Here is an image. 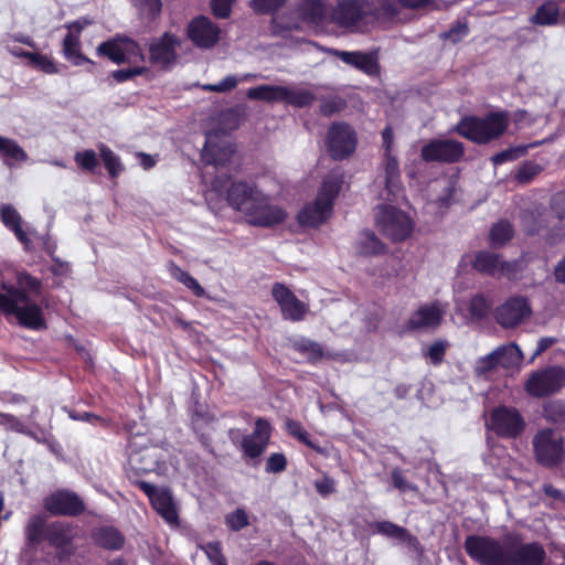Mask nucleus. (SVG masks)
<instances>
[{
    "label": "nucleus",
    "mask_w": 565,
    "mask_h": 565,
    "mask_svg": "<svg viewBox=\"0 0 565 565\" xmlns=\"http://www.w3.org/2000/svg\"><path fill=\"white\" fill-rule=\"evenodd\" d=\"M526 151L525 147H515L505 149L492 157V161L494 164H502L509 161L516 160L521 156H523Z\"/></svg>",
    "instance_id": "nucleus-59"
},
{
    "label": "nucleus",
    "mask_w": 565,
    "mask_h": 565,
    "mask_svg": "<svg viewBox=\"0 0 565 565\" xmlns=\"http://www.w3.org/2000/svg\"><path fill=\"white\" fill-rule=\"evenodd\" d=\"M139 490L147 495L152 509L164 522L171 525L180 524L178 508L169 488H158L149 482H139Z\"/></svg>",
    "instance_id": "nucleus-13"
},
{
    "label": "nucleus",
    "mask_w": 565,
    "mask_h": 565,
    "mask_svg": "<svg viewBox=\"0 0 565 565\" xmlns=\"http://www.w3.org/2000/svg\"><path fill=\"white\" fill-rule=\"evenodd\" d=\"M331 20L341 26L353 25V0H342L331 11Z\"/></svg>",
    "instance_id": "nucleus-44"
},
{
    "label": "nucleus",
    "mask_w": 565,
    "mask_h": 565,
    "mask_svg": "<svg viewBox=\"0 0 565 565\" xmlns=\"http://www.w3.org/2000/svg\"><path fill=\"white\" fill-rule=\"evenodd\" d=\"M383 143L386 149L384 163L383 183L384 190L380 193V198L384 201L396 200L402 192L401 172L396 158L390 154V148L393 142V131L386 127L383 132Z\"/></svg>",
    "instance_id": "nucleus-16"
},
{
    "label": "nucleus",
    "mask_w": 565,
    "mask_h": 565,
    "mask_svg": "<svg viewBox=\"0 0 565 565\" xmlns=\"http://www.w3.org/2000/svg\"><path fill=\"white\" fill-rule=\"evenodd\" d=\"M327 7L322 0H302L298 6L301 21L320 25L327 18Z\"/></svg>",
    "instance_id": "nucleus-32"
},
{
    "label": "nucleus",
    "mask_w": 565,
    "mask_h": 565,
    "mask_svg": "<svg viewBox=\"0 0 565 565\" xmlns=\"http://www.w3.org/2000/svg\"><path fill=\"white\" fill-rule=\"evenodd\" d=\"M74 161L81 170L88 173H95L99 166L97 153L92 149L77 151Z\"/></svg>",
    "instance_id": "nucleus-45"
},
{
    "label": "nucleus",
    "mask_w": 565,
    "mask_h": 565,
    "mask_svg": "<svg viewBox=\"0 0 565 565\" xmlns=\"http://www.w3.org/2000/svg\"><path fill=\"white\" fill-rule=\"evenodd\" d=\"M0 158L8 167H12L15 162H24L28 160V153L14 140L0 136Z\"/></svg>",
    "instance_id": "nucleus-35"
},
{
    "label": "nucleus",
    "mask_w": 565,
    "mask_h": 565,
    "mask_svg": "<svg viewBox=\"0 0 565 565\" xmlns=\"http://www.w3.org/2000/svg\"><path fill=\"white\" fill-rule=\"evenodd\" d=\"M391 478L394 488L397 489L399 492H418V487L415 483L408 481L405 478L404 472L399 468H394L392 470Z\"/></svg>",
    "instance_id": "nucleus-52"
},
{
    "label": "nucleus",
    "mask_w": 565,
    "mask_h": 565,
    "mask_svg": "<svg viewBox=\"0 0 565 565\" xmlns=\"http://www.w3.org/2000/svg\"><path fill=\"white\" fill-rule=\"evenodd\" d=\"M541 171V167L534 162L522 164L516 172V180L521 183L530 182Z\"/></svg>",
    "instance_id": "nucleus-62"
},
{
    "label": "nucleus",
    "mask_w": 565,
    "mask_h": 565,
    "mask_svg": "<svg viewBox=\"0 0 565 565\" xmlns=\"http://www.w3.org/2000/svg\"><path fill=\"white\" fill-rule=\"evenodd\" d=\"M93 543L106 551H120L124 548L125 535L113 525H102L90 532Z\"/></svg>",
    "instance_id": "nucleus-26"
},
{
    "label": "nucleus",
    "mask_w": 565,
    "mask_h": 565,
    "mask_svg": "<svg viewBox=\"0 0 565 565\" xmlns=\"http://www.w3.org/2000/svg\"><path fill=\"white\" fill-rule=\"evenodd\" d=\"M493 351L499 366L503 369H519L521 366L523 353L518 344L511 342Z\"/></svg>",
    "instance_id": "nucleus-34"
},
{
    "label": "nucleus",
    "mask_w": 565,
    "mask_h": 565,
    "mask_svg": "<svg viewBox=\"0 0 565 565\" xmlns=\"http://www.w3.org/2000/svg\"><path fill=\"white\" fill-rule=\"evenodd\" d=\"M465 153L461 142L451 139H434L422 148L425 161L452 163L459 161Z\"/></svg>",
    "instance_id": "nucleus-22"
},
{
    "label": "nucleus",
    "mask_w": 565,
    "mask_h": 565,
    "mask_svg": "<svg viewBox=\"0 0 565 565\" xmlns=\"http://www.w3.org/2000/svg\"><path fill=\"white\" fill-rule=\"evenodd\" d=\"M200 548L205 553L212 565L224 556L222 544L218 541L207 542L204 545H200Z\"/></svg>",
    "instance_id": "nucleus-63"
},
{
    "label": "nucleus",
    "mask_w": 565,
    "mask_h": 565,
    "mask_svg": "<svg viewBox=\"0 0 565 565\" xmlns=\"http://www.w3.org/2000/svg\"><path fill=\"white\" fill-rule=\"evenodd\" d=\"M376 227L394 242L408 238L414 230L413 220L402 210L381 204L374 210Z\"/></svg>",
    "instance_id": "nucleus-5"
},
{
    "label": "nucleus",
    "mask_w": 565,
    "mask_h": 565,
    "mask_svg": "<svg viewBox=\"0 0 565 565\" xmlns=\"http://www.w3.org/2000/svg\"><path fill=\"white\" fill-rule=\"evenodd\" d=\"M374 532L388 539L397 540L413 546L417 543L416 537L411 535L406 529L390 521H381L374 524Z\"/></svg>",
    "instance_id": "nucleus-36"
},
{
    "label": "nucleus",
    "mask_w": 565,
    "mask_h": 565,
    "mask_svg": "<svg viewBox=\"0 0 565 565\" xmlns=\"http://www.w3.org/2000/svg\"><path fill=\"white\" fill-rule=\"evenodd\" d=\"M186 38L201 50H211L221 41L222 30L209 17L200 14L188 23Z\"/></svg>",
    "instance_id": "nucleus-15"
},
{
    "label": "nucleus",
    "mask_w": 565,
    "mask_h": 565,
    "mask_svg": "<svg viewBox=\"0 0 565 565\" xmlns=\"http://www.w3.org/2000/svg\"><path fill=\"white\" fill-rule=\"evenodd\" d=\"M546 552L537 542L524 543L515 534L510 536V561L509 565H544Z\"/></svg>",
    "instance_id": "nucleus-19"
},
{
    "label": "nucleus",
    "mask_w": 565,
    "mask_h": 565,
    "mask_svg": "<svg viewBox=\"0 0 565 565\" xmlns=\"http://www.w3.org/2000/svg\"><path fill=\"white\" fill-rule=\"evenodd\" d=\"M73 525L71 523L54 521L46 525L45 541L58 552H64L73 542Z\"/></svg>",
    "instance_id": "nucleus-27"
},
{
    "label": "nucleus",
    "mask_w": 565,
    "mask_h": 565,
    "mask_svg": "<svg viewBox=\"0 0 565 565\" xmlns=\"http://www.w3.org/2000/svg\"><path fill=\"white\" fill-rule=\"evenodd\" d=\"M532 313L531 306L525 297L509 298L497 309V321L504 328H513L522 323Z\"/></svg>",
    "instance_id": "nucleus-24"
},
{
    "label": "nucleus",
    "mask_w": 565,
    "mask_h": 565,
    "mask_svg": "<svg viewBox=\"0 0 565 565\" xmlns=\"http://www.w3.org/2000/svg\"><path fill=\"white\" fill-rule=\"evenodd\" d=\"M63 54L75 66L83 64L95 66V62L81 52V40L74 32H68L65 35L63 40Z\"/></svg>",
    "instance_id": "nucleus-33"
},
{
    "label": "nucleus",
    "mask_w": 565,
    "mask_h": 565,
    "mask_svg": "<svg viewBox=\"0 0 565 565\" xmlns=\"http://www.w3.org/2000/svg\"><path fill=\"white\" fill-rule=\"evenodd\" d=\"M543 417L551 423H563L565 420V404L561 401H552L544 405Z\"/></svg>",
    "instance_id": "nucleus-49"
},
{
    "label": "nucleus",
    "mask_w": 565,
    "mask_h": 565,
    "mask_svg": "<svg viewBox=\"0 0 565 565\" xmlns=\"http://www.w3.org/2000/svg\"><path fill=\"white\" fill-rule=\"evenodd\" d=\"M231 177H215L211 182V189L217 193L226 189V201L228 206L245 213L254 200L260 194L256 184L247 181H235L227 186Z\"/></svg>",
    "instance_id": "nucleus-8"
},
{
    "label": "nucleus",
    "mask_w": 565,
    "mask_h": 565,
    "mask_svg": "<svg viewBox=\"0 0 565 565\" xmlns=\"http://www.w3.org/2000/svg\"><path fill=\"white\" fill-rule=\"evenodd\" d=\"M181 39L171 33L164 32L149 45V61L153 65L169 68L177 63L178 52L181 46Z\"/></svg>",
    "instance_id": "nucleus-20"
},
{
    "label": "nucleus",
    "mask_w": 565,
    "mask_h": 565,
    "mask_svg": "<svg viewBox=\"0 0 565 565\" xmlns=\"http://www.w3.org/2000/svg\"><path fill=\"white\" fill-rule=\"evenodd\" d=\"M103 163L111 179H116L124 171V166L118 154H116L108 146L100 143L98 147Z\"/></svg>",
    "instance_id": "nucleus-42"
},
{
    "label": "nucleus",
    "mask_w": 565,
    "mask_h": 565,
    "mask_svg": "<svg viewBox=\"0 0 565 565\" xmlns=\"http://www.w3.org/2000/svg\"><path fill=\"white\" fill-rule=\"evenodd\" d=\"M238 84V79L234 75L224 77L220 83L205 84L202 88L211 93H226L234 89Z\"/></svg>",
    "instance_id": "nucleus-55"
},
{
    "label": "nucleus",
    "mask_w": 565,
    "mask_h": 565,
    "mask_svg": "<svg viewBox=\"0 0 565 565\" xmlns=\"http://www.w3.org/2000/svg\"><path fill=\"white\" fill-rule=\"evenodd\" d=\"M273 427L267 418L258 417L249 435H245L241 441V448L245 457L256 459L260 457L269 445Z\"/></svg>",
    "instance_id": "nucleus-21"
},
{
    "label": "nucleus",
    "mask_w": 565,
    "mask_h": 565,
    "mask_svg": "<svg viewBox=\"0 0 565 565\" xmlns=\"http://www.w3.org/2000/svg\"><path fill=\"white\" fill-rule=\"evenodd\" d=\"M161 462H163V455L158 447H141L129 455L126 477L132 486L139 489V482H145L141 478L157 471Z\"/></svg>",
    "instance_id": "nucleus-9"
},
{
    "label": "nucleus",
    "mask_w": 565,
    "mask_h": 565,
    "mask_svg": "<svg viewBox=\"0 0 565 565\" xmlns=\"http://www.w3.org/2000/svg\"><path fill=\"white\" fill-rule=\"evenodd\" d=\"M0 218L3 225L14 233L20 243L24 245L30 243L28 234L22 228V217L13 205L2 204L0 206Z\"/></svg>",
    "instance_id": "nucleus-31"
},
{
    "label": "nucleus",
    "mask_w": 565,
    "mask_h": 565,
    "mask_svg": "<svg viewBox=\"0 0 565 565\" xmlns=\"http://www.w3.org/2000/svg\"><path fill=\"white\" fill-rule=\"evenodd\" d=\"M510 536L508 534L499 540L489 535H469L465 550L480 565H509Z\"/></svg>",
    "instance_id": "nucleus-3"
},
{
    "label": "nucleus",
    "mask_w": 565,
    "mask_h": 565,
    "mask_svg": "<svg viewBox=\"0 0 565 565\" xmlns=\"http://www.w3.org/2000/svg\"><path fill=\"white\" fill-rule=\"evenodd\" d=\"M287 0H252L250 7L256 13L271 14L277 12Z\"/></svg>",
    "instance_id": "nucleus-53"
},
{
    "label": "nucleus",
    "mask_w": 565,
    "mask_h": 565,
    "mask_svg": "<svg viewBox=\"0 0 565 565\" xmlns=\"http://www.w3.org/2000/svg\"><path fill=\"white\" fill-rule=\"evenodd\" d=\"M487 426L501 437L515 438L523 433L525 422L516 408L499 406L491 412Z\"/></svg>",
    "instance_id": "nucleus-14"
},
{
    "label": "nucleus",
    "mask_w": 565,
    "mask_h": 565,
    "mask_svg": "<svg viewBox=\"0 0 565 565\" xmlns=\"http://www.w3.org/2000/svg\"><path fill=\"white\" fill-rule=\"evenodd\" d=\"M246 96L252 100L266 103L284 102L294 107H307L316 100V95L307 89H290L277 85H259L248 88Z\"/></svg>",
    "instance_id": "nucleus-7"
},
{
    "label": "nucleus",
    "mask_w": 565,
    "mask_h": 565,
    "mask_svg": "<svg viewBox=\"0 0 565 565\" xmlns=\"http://www.w3.org/2000/svg\"><path fill=\"white\" fill-rule=\"evenodd\" d=\"M96 54L108 58L116 65H130L127 68L115 70L110 73L111 78L117 83L128 82L149 72V68L143 65L146 54L141 45L128 35L116 34L103 41L96 47Z\"/></svg>",
    "instance_id": "nucleus-1"
},
{
    "label": "nucleus",
    "mask_w": 565,
    "mask_h": 565,
    "mask_svg": "<svg viewBox=\"0 0 565 565\" xmlns=\"http://www.w3.org/2000/svg\"><path fill=\"white\" fill-rule=\"evenodd\" d=\"M225 524L231 531L238 532L249 525L248 514L244 509L237 508L225 515Z\"/></svg>",
    "instance_id": "nucleus-48"
},
{
    "label": "nucleus",
    "mask_w": 565,
    "mask_h": 565,
    "mask_svg": "<svg viewBox=\"0 0 565 565\" xmlns=\"http://www.w3.org/2000/svg\"><path fill=\"white\" fill-rule=\"evenodd\" d=\"M448 347V343L444 340H437L434 343H431L425 351L424 355L429 359V361L437 365L441 363L444 360L446 349Z\"/></svg>",
    "instance_id": "nucleus-54"
},
{
    "label": "nucleus",
    "mask_w": 565,
    "mask_h": 565,
    "mask_svg": "<svg viewBox=\"0 0 565 565\" xmlns=\"http://www.w3.org/2000/svg\"><path fill=\"white\" fill-rule=\"evenodd\" d=\"M447 306L438 300L420 305L409 317L407 330L430 332L443 322Z\"/></svg>",
    "instance_id": "nucleus-17"
},
{
    "label": "nucleus",
    "mask_w": 565,
    "mask_h": 565,
    "mask_svg": "<svg viewBox=\"0 0 565 565\" xmlns=\"http://www.w3.org/2000/svg\"><path fill=\"white\" fill-rule=\"evenodd\" d=\"M473 267L489 276L512 278L519 269V264L516 262H503L499 255L490 252H479L475 257Z\"/></svg>",
    "instance_id": "nucleus-25"
},
{
    "label": "nucleus",
    "mask_w": 565,
    "mask_h": 565,
    "mask_svg": "<svg viewBox=\"0 0 565 565\" xmlns=\"http://www.w3.org/2000/svg\"><path fill=\"white\" fill-rule=\"evenodd\" d=\"M235 149L231 143H220L206 140L201 158L206 166L224 167L231 161Z\"/></svg>",
    "instance_id": "nucleus-29"
},
{
    "label": "nucleus",
    "mask_w": 565,
    "mask_h": 565,
    "mask_svg": "<svg viewBox=\"0 0 565 565\" xmlns=\"http://www.w3.org/2000/svg\"><path fill=\"white\" fill-rule=\"evenodd\" d=\"M235 0H211V10L215 18L227 19Z\"/></svg>",
    "instance_id": "nucleus-61"
},
{
    "label": "nucleus",
    "mask_w": 565,
    "mask_h": 565,
    "mask_svg": "<svg viewBox=\"0 0 565 565\" xmlns=\"http://www.w3.org/2000/svg\"><path fill=\"white\" fill-rule=\"evenodd\" d=\"M536 461L546 467L561 466L565 459V444L562 434L552 428L537 430L532 439Z\"/></svg>",
    "instance_id": "nucleus-6"
},
{
    "label": "nucleus",
    "mask_w": 565,
    "mask_h": 565,
    "mask_svg": "<svg viewBox=\"0 0 565 565\" xmlns=\"http://www.w3.org/2000/svg\"><path fill=\"white\" fill-rule=\"evenodd\" d=\"M328 152L334 160H342L353 152V130L348 124L333 122L328 131Z\"/></svg>",
    "instance_id": "nucleus-23"
},
{
    "label": "nucleus",
    "mask_w": 565,
    "mask_h": 565,
    "mask_svg": "<svg viewBox=\"0 0 565 565\" xmlns=\"http://www.w3.org/2000/svg\"><path fill=\"white\" fill-rule=\"evenodd\" d=\"M44 510L53 516L77 518L86 511L83 498L70 489H57L43 499Z\"/></svg>",
    "instance_id": "nucleus-10"
},
{
    "label": "nucleus",
    "mask_w": 565,
    "mask_h": 565,
    "mask_svg": "<svg viewBox=\"0 0 565 565\" xmlns=\"http://www.w3.org/2000/svg\"><path fill=\"white\" fill-rule=\"evenodd\" d=\"M29 64L33 68L41 71L45 74L58 73L55 62L47 55L39 53V52H33Z\"/></svg>",
    "instance_id": "nucleus-50"
},
{
    "label": "nucleus",
    "mask_w": 565,
    "mask_h": 565,
    "mask_svg": "<svg viewBox=\"0 0 565 565\" xmlns=\"http://www.w3.org/2000/svg\"><path fill=\"white\" fill-rule=\"evenodd\" d=\"M169 273L172 278L183 284L188 289H190L196 297H203L205 295L204 288L199 284V281L190 275L188 271L183 270L175 263L171 262L169 266Z\"/></svg>",
    "instance_id": "nucleus-41"
},
{
    "label": "nucleus",
    "mask_w": 565,
    "mask_h": 565,
    "mask_svg": "<svg viewBox=\"0 0 565 565\" xmlns=\"http://www.w3.org/2000/svg\"><path fill=\"white\" fill-rule=\"evenodd\" d=\"M565 386V369L548 366L533 372L526 383L525 391L534 397H545L559 392Z\"/></svg>",
    "instance_id": "nucleus-11"
},
{
    "label": "nucleus",
    "mask_w": 565,
    "mask_h": 565,
    "mask_svg": "<svg viewBox=\"0 0 565 565\" xmlns=\"http://www.w3.org/2000/svg\"><path fill=\"white\" fill-rule=\"evenodd\" d=\"M341 188V178L337 175L324 177L315 201L305 204L298 212L297 222L299 225L317 228L326 223L331 216Z\"/></svg>",
    "instance_id": "nucleus-2"
},
{
    "label": "nucleus",
    "mask_w": 565,
    "mask_h": 565,
    "mask_svg": "<svg viewBox=\"0 0 565 565\" xmlns=\"http://www.w3.org/2000/svg\"><path fill=\"white\" fill-rule=\"evenodd\" d=\"M139 14L147 19L149 22H153L159 18L162 11L161 0H134Z\"/></svg>",
    "instance_id": "nucleus-46"
},
{
    "label": "nucleus",
    "mask_w": 565,
    "mask_h": 565,
    "mask_svg": "<svg viewBox=\"0 0 565 565\" xmlns=\"http://www.w3.org/2000/svg\"><path fill=\"white\" fill-rule=\"evenodd\" d=\"M285 427L288 435L297 439L299 443L306 445L318 454L327 455V449L321 447L311 438L310 434L299 420L287 419Z\"/></svg>",
    "instance_id": "nucleus-37"
},
{
    "label": "nucleus",
    "mask_w": 565,
    "mask_h": 565,
    "mask_svg": "<svg viewBox=\"0 0 565 565\" xmlns=\"http://www.w3.org/2000/svg\"><path fill=\"white\" fill-rule=\"evenodd\" d=\"M4 294L0 292V312L4 316H13L19 303H26L30 295L26 289L13 285L3 284Z\"/></svg>",
    "instance_id": "nucleus-30"
},
{
    "label": "nucleus",
    "mask_w": 565,
    "mask_h": 565,
    "mask_svg": "<svg viewBox=\"0 0 565 565\" xmlns=\"http://www.w3.org/2000/svg\"><path fill=\"white\" fill-rule=\"evenodd\" d=\"M508 124L509 120L505 114L491 113L483 118H463L457 125L456 130L469 140L483 143L500 137L505 131Z\"/></svg>",
    "instance_id": "nucleus-4"
},
{
    "label": "nucleus",
    "mask_w": 565,
    "mask_h": 565,
    "mask_svg": "<svg viewBox=\"0 0 565 565\" xmlns=\"http://www.w3.org/2000/svg\"><path fill=\"white\" fill-rule=\"evenodd\" d=\"M315 488L320 495L327 497L335 491V483L332 478L324 476L323 478L316 480Z\"/></svg>",
    "instance_id": "nucleus-64"
},
{
    "label": "nucleus",
    "mask_w": 565,
    "mask_h": 565,
    "mask_svg": "<svg viewBox=\"0 0 565 565\" xmlns=\"http://www.w3.org/2000/svg\"><path fill=\"white\" fill-rule=\"evenodd\" d=\"M271 297L278 303L285 320L298 322L305 319L308 306L299 300L287 285L275 282L271 287Z\"/></svg>",
    "instance_id": "nucleus-18"
},
{
    "label": "nucleus",
    "mask_w": 565,
    "mask_h": 565,
    "mask_svg": "<svg viewBox=\"0 0 565 565\" xmlns=\"http://www.w3.org/2000/svg\"><path fill=\"white\" fill-rule=\"evenodd\" d=\"M345 107V100L341 97H331L324 99L320 104V113L323 116L330 117L337 113H340Z\"/></svg>",
    "instance_id": "nucleus-56"
},
{
    "label": "nucleus",
    "mask_w": 565,
    "mask_h": 565,
    "mask_svg": "<svg viewBox=\"0 0 565 565\" xmlns=\"http://www.w3.org/2000/svg\"><path fill=\"white\" fill-rule=\"evenodd\" d=\"M22 305L23 306L18 305L17 311L13 315L20 326L31 330H43L47 328L43 310L38 303L30 302L29 300L26 303Z\"/></svg>",
    "instance_id": "nucleus-28"
},
{
    "label": "nucleus",
    "mask_w": 565,
    "mask_h": 565,
    "mask_svg": "<svg viewBox=\"0 0 565 565\" xmlns=\"http://www.w3.org/2000/svg\"><path fill=\"white\" fill-rule=\"evenodd\" d=\"M45 519L36 514L32 515L25 526V537L30 545H39L45 540Z\"/></svg>",
    "instance_id": "nucleus-40"
},
{
    "label": "nucleus",
    "mask_w": 565,
    "mask_h": 565,
    "mask_svg": "<svg viewBox=\"0 0 565 565\" xmlns=\"http://www.w3.org/2000/svg\"><path fill=\"white\" fill-rule=\"evenodd\" d=\"M513 234L512 226L507 221H500L491 228L490 238L493 246H501L507 243Z\"/></svg>",
    "instance_id": "nucleus-47"
},
{
    "label": "nucleus",
    "mask_w": 565,
    "mask_h": 565,
    "mask_svg": "<svg viewBox=\"0 0 565 565\" xmlns=\"http://www.w3.org/2000/svg\"><path fill=\"white\" fill-rule=\"evenodd\" d=\"M361 252L364 254H380L384 250V244L370 232L361 234Z\"/></svg>",
    "instance_id": "nucleus-51"
},
{
    "label": "nucleus",
    "mask_w": 565,
    "mask_h": 565,
    "mask_svg": "<svg viewBox=\"0 0 565 565\" xmlns=\"http://www.w3.org/2000/svg\"><path fill=\"white\" fill-rule=\"evenodd\" d=\"M355 68L369 76L376 77L380 71L376 52H355Z\"/></svg>",
    "instance_id": "nucleus-43"
},
{
    "label": "nucleus",
    "mask_w": 565,
    "mask_h": 565,
    "mask_svg": "<svg viewBox=\"0 0 565 565\" xmlns=\"http://www.w3.org/2000/svg\"><path fill=\"white\" fill-rule=\"evenodd\" d=\"M469 310L473 317L481 318L490 310V302L484 296L477 295L470 300Z\"/></svg>",
    "instance_id": "nucleus-60"
},
{
    "label": "nucleus",
    "mask_w": 565,
    "mask_h": 565,
    "mask_svg": "<svg viewBox=\"0 0 565 565\" xmlns=\"http://www.w3.org/2000/svg\"><path fill=\"white\" fill-rule=\"evenodd\" d=\"M292 349L306 356L310 364H317L324 358V351L320 343L307 338H300L292 343Z\"/></svg>",
    "instance_id": "nucleus-38"
},
{
    "label": "nucleus",
    "mask_w": 565,
    "mask_h": 565,
    "mask_svg": "<svg viewBox=\"0 0 565 565\" xmlns=\"http://www.w3.org/2000/svg\"><path fill=\"white\" fill-rule=\"evenodd\" d=\"M244 215L248 224L264 228L280 225L287 218V212L278 205L270 204L269 199L263 192L254 200Z\"/></svg>",
    "instance_id": "nucleus-12"
},
{
    "label": "nucleus",
    "mask_w": 565,
    "mask_h": 565,
    "mask_svg": "<svg viewBox=\"0 0 565 565\" xmlns=\"http://www.w3.org/2000/svg\"><path fill=\"white\" fill-rule=\"evenodd\" d=\"M559 18V9L555 2L547 1L536 9L530 21L536 25H554Z\"/></svg>",
    "instance_id": "nucleus-39"
},
{
    "label": "nucleus",
    "mask_w": 565,
    "mask_h": 565,
    "mask_svg": "<svg viewBox=\"0 0 565 565\" xmlns=\"http://www.w3.org/2000/svg\"><path fill=\"white\" fill-rule=\"evenodd\" d=\"M287 468V458L282 452L271 454L266 461V472L279 473L285 471Z\"/></svg>",
    "instance_id": "nucleus-58"
},
{
    "label": "nucleus",
    "mask_w": 565,
    "mask_h": 565,
    "mask_svg": "<svg viewBox=\"0 0 565 565\" xmlns=\"http://www.w3.org/2000/svg\"><path fill=\"white\" fill-rule=\"evenodd\" d=\"M498 365L497 358L494 354V351L491 353L478 359L476 366H475V373L479 376L487 375L489 372L493 371Z\"/></svg>",
    "instance_id": "nucleus-57"
}]
</instances>
